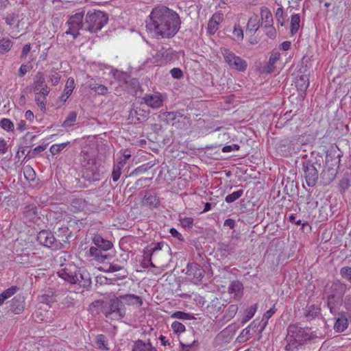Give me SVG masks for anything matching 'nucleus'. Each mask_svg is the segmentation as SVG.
<instances>
[{
    "instance_id": "nucleus-1",
    "label": "nucleus",
    "mask_w": 351,
    "mask_h": 351,
    "mask_svg": "<svg viewBox=\"0 0 351 351\" xmlns=\"http://www.w3.org/2000/svg\"><path fill=\"white\" fill-rule=\"evenodd\" d=\"M149 17L146 28L154 36L172 38L180 28L181 20L178 14L165 5L154 8Z\"/></svg>"
},
{
    "instance_id": "nucleus-2",
    "label": "nucleus",
    "mask_w": 351,
    "mask_h": 351,
    "mask_svg": "<svg viewBox=\"0 0 351 351\" xmlns=\"http://www.w3.org/2000/svg\"><path fill=\"white\" fill-rule=\"evenodd\" d=\"M58 275L71 285H77L76 293H84L92 284L89 274L82 271L74 264H66L58 271Z\"/></svg>"
},
{
    "instance_id": "nucleus-3",
    "label": "nucleus",
    "mask_w": 351,
    "mask_h": 351,
    "mask_svg": "<svg viewBox=\"0 0 351 351\" xmlns=\"http://www.w3.org/2000/svg\"><path fill=\"white\" fill-rule=\"evenodd\" d=\"M95 303H102L101 312L105 317L111 320H119L126 314V308L121 304L118 297L107 300L105 302L97 300Z\"/></svg>"
},
{
    "instance_id": "nucleus-4",
    "label": "nucleus",
    "mask_w": 351,
    "mask_h": 351,
    "mask_svg": "<svg viewBox=\"0 0 351 351\" xmlns=\"http://www.w3.org/2000/svg\"><path fill=\"white\" fill-rule=\"evenodd\" d=\"M108 15L99 10H93L87 12L85 16V30L96 32L107 23Z\"/></svg>"
},
{
    "instance_id": "nucleus-5",
    "label": "nucleus",
    "mask_w": 351,
    "mask_h": 351,
    "mask_svg": "<svg viewBox=\"0 0 351 351\" xmlns=\"http://www.w3.org/2000/svg\"><path fill=\"white\" fill-rule=\"evenodd\" d=\"M287 332L302 346L304 345L307 341L317 337L311 328H302L297 324L289 325L287 328Z\"/></svg>"
},
{
    "instance_id": "nucleus-6",
    "label": "nucleus",
    "mask_w": 351,
    "mask_h": 351,
    "mask_svg": "<svg viewBox=\"0 0 351 351\" xmlns=\"http://www.w3.org/2000/svg\"><path fill=\"white\" fill-rule=\"evenodd\" d=\"M220 52L222 54L225 62L228 66L233 69L239 71H244L247 69V62L245 60L239 56H236L229 49L222 47L220 49Z\"/></svg>"
},
{
    "instance_id": "nucleus-7",
    "label": "nucleus",
    "mask_w": 351,
    "mask_h": 351,
    "mask_svg": "<svg viewBox=\"0 0 351 351\" xmlns=\"http://www.w3.org/2000/svg\"><path fill=\"white\" fill-rule=\"evenodd\" d=\"M321 165L313 163L310 160L303 162L302 169L306 183L308 186H314L317 182L319 178V170Z\"/></svg>"
},
{
    "instance_id": "nucleus-8",
    "label": "nucleus",
    "mask_w": 351,
    "mask_h": 351,
    "mask_svg": "<svg viewBox=\"0 0 351 351\" xmlns=\"http://www.w3.org/2000/svg\"><path fill=\"white\" fill-rule=\"evenodd\" d=\"M84 12H77L70 16L67 21L69 29L66 31V34H71L74 38H76L81 29H85V21H84Z\"/></svg>"
},
{
    "instance_id": "nucleus-9",
    "label": "nucleus",
    "mask_w": 351,
    "mask_h": 351,
    "mask_svg": "<svg viewBox=\"0 0 351 351\" xmlns=\"http://www.w3.org/2000/svg\"><path fill=\"white\" fill-rule=\"evenodd\" d=\"M37 241L43 245L56 250L59 245L53 234L49 230H43L40 231L37 235Z\"/></svg>"
},
{
    "instance_id": "nucleus-10",
    "label": "nucleus",
    "mask_w": 351,
    "mask_h": 351,
    "mask_svg": "<svg viewBox=\"0 0 351 351\" xmlns=\"http://www.w3.org/2000/svg\"><path fill=\"white\" fill-rule=\"evenodd\" d=\"M87 165L84 172V177L89 181L99 180L102 173L100 165L93 159L88 160Z\"/></svg>"
},
{
    "instance_id": "nucleus-11",
    "label": "nucleus",
    "mask_w": 351,
    "mask_h": 351,
    "mask_svg": "<svg viewBox=\"0 0 351 351\" xmlns=\"http://www.w3.org/2000/svg\"><path fill=\"white\" fill-rule=\"evenodd\" d=\"M186 274L188 279L192 282L197 284L202 280L204 276V270L198 264L191 263L187 265Z\"/></svg>"
},
{
    "instance_id": "nucleus-12",
    "label": "nucleus",
    "mask_w": 351,
    "mask_h": 351,
    "mask_svg": "<svg viewBox=\"0 0 351 351\" xmlns=\"http://www.w3.org/2000/svg\"><path fill=\"white\" fill-rule=\"evenodd\" d=\"M154 58L156 62H160L161 64H167L174 61L176 58V54L171 48L161 47L157 49Z\"/></svg>"
},
{
    "instance_id": "nucleus-13",
    "label": "nucleus",
    "mask_w": 351,
    "mask_h": 351,
    "mask_svg": "<svg viewBox=\"0 0 351 351\" xmlns=\"http://www.w3.org/2000/svg\"><path fill=\"white\" fill-rule=\"evenodd\" d=\"M143 100L145 104L152 108H159L163 105L164 99L160 93L146 94Z\"/></svg>"
},
{
    "instance_id": "nucleus-14",
    "label": "nucleus",
    "mask_w": 351,
    "mask_h": 351,
    "mask_svg": "<svg viewBox=\"0 0 351 351\" xmlns=\"http://www.w3.org/2000/svg\"><path fill=\"white\" fill-rule=\"evenodd\" d=\"M121 304L135 307H141L143 305V299L141 297L135 294H125L118 296Z\"/></svg>"
},
{
    "instance_id": "nucleus-15",
    "label": "nucleus",
    "mask_w": 351,
    "mask_h": 351,
    "mask_svg": "<svg viewBox=\"0 0 351 351\" xmlns=\"http://www.w3.org/2000/svg\"><path fill=\"white\" fill-rule=\"evenodd\" d=\"M330 290L331 294L328 297H334V300H337V303L342 302V297L346 292V285L340 282H334L331 285Z\"/></svg>"
},
{
    "instance_id": "nucleus-16",
    "label": "nucleus",
    "mask_w": 351,
    "mask_h": 351,
    "mask_svg": "<svg viewBox=\"0 0 351 351\" xmlns=\"http://www.w3.org/2000/svg\"><path fill=\"white\" fill-rule=\"evenodd\" d=\"M223 21V14L215 13L209 19L207 27V32L210 35H214L219 29V25Z\"/></svg>"
},
{
    "instance_id": "nucleus-17",
    "label": "nucleus",
    "mask_w": 351,
    "mask_h": 351,
    "mask_svg": "<svg viewBox=\"0 0 351 351\" xmlns=\"http://www.w3.org/2000/svg\"><path fill=\"white\" fill-rule=\"evenodd\" d=\"M237 243L233 238L228 242H220L218 243V250L220 251L221 255L228 256L233 254L235 251Z\"/></svg>"
},
{
    "instance_id": "nucleus-18",
    "label": "nucleus",
    "mask_w": 351,
    "mask_h": 351,
    "mask_svg": "<svg viewBox=\"0 0 351 351\" xmlns=\"http://www.w3.org/2000/svg\"><path fill=\"white\" fill-rule=\"evenodd\" d=\"M24 218L32 222H36L39 219L38 213V208L35 204L26 205L23 208Z\"/></svg>"
},
{
    "instance_id": "nucleus-19",
    "label": "nucleus",
    "mask_w": 351,
    "mask_h": 351,
    "mask_svg": "<svg viewBox=\"0 0 351 351\" xmlns=\"http://www.w3.org/2000/svg\"><path fill=\"white\" fill-rule=\"evenodd\" d=\"M261 19L262 21L261 24L264 25L265 28L271 27L274 24L272 14L267 7H262L261 8Z\"/></svg>"
},
{
    "instance_id": "nucleus-20",
    "label": "nucleus",
    "mask_w": 351,
    "mask_h": 351,
    "mask_svg": "<svg viewBox=\"0 0 351 351\" xmlns=\"http://www.w3.org/2000/svg\"><path fill=\"white\" fill-rule=\"evenodd\" d=\"M93 241L96 245L95 247L101 249L104 252L111 249L113 246L111 241L104 239L100 234H95L93 238Z\"/></svg>"
},
{
    "instance_id": "nucleus-21",
    "label": "nucleus",
    "mask_w": 351,
    "mask_h": 351,
    "mask_svg": "<svg viewBox=\"0 0 351 351\" xmlns=\"http://www.w3.org/2000/svg\"><path fill=\"white\" fill-rule=\"evenodd\" d=\"M132 351H157L149 341L145 342L142 340L134 341Z\"/></svg>"
},
{
    "instance_id": "nucleus-22",
    "label": "nucleus",
    "mask_w": 351,
    "mask_h": 351,
    "mask_svg": "<svg viewBox=\"0 0 351 351\" xmlns=\"http://www.w3.org/2000/svg\"><path fill=\"white\" fill-rule=\"evenodd\" d=\"M261 25L260 19L257 14H253L250 17L247 23L246 31L252 34H255Z\"/></svg>"
},
{
    "instance_id": "nucleus-23",
    "label": "nucleus",
    "mask_w": 351,
    "mask_h": 351,
    "mask_svg": "<svg viewBox=\"0 0 351 351\" xmlns=\"http://www.w3.org/2000/svg\"><path fill=\"white\" fill-rule=\"evenodd\" d=\"M74 88H75L74 80L72 77H69L67 80L63 93L60 96V99L62 101L65 102L66 101V99L69 97V96L71 95Z\"/></svg>"
},
{
    "instance_id": "nucleus-24",
    "label": "nucleus",
    "mask_w": 351,
    "mask_h": 351,
    "mask_svg": "<svg viewBox=\"0 0 351 351\" xmlns=\"http://www.w3.org/2000/svg\"><path fill=\"white\" fill-rule=\"evenodd\" d=\"M103 250L95 247H90L89 250L90 256L98 262L103 263L108 258V255L104 253Z\"/></svg>"
},
{
    "instance_id": "nucleus-25",
    "label": "nucleus",
    "mask_w": 351,
    "mask_h": 351,
    "mask_svg": "<svg viewBox=\"0 0 351 351\" xmlns=\"http://www.w3.org/2000/svg\"><path fill=\"white\" fill-rule=\"evenodd\" d=\"M285 341L286 342L285 347V351H298V348L302 346V345L296 341L294 338L291 337L288 332L285 339Z\"/></svg>"
},
{
    "instance_id": "nucleus-26",
    "label": "nucleus",
    "mask_w": 351,
    "mask_h": 351,
    "mask_svg": "<svg viewBox=\"0 0 351 351\" xmlns=\"http://www.w3.org/2000/svg\"><path fill=\"white\" fill-rule=\"evenodd\" d=\"M40 302L51 304L54 301V291L53 289L49 288L44 291V293L39 296Z\"/></svg>"
},
{
    "instance_id": "nucleus-27",
    "label": "nucleus",
    "mask_w": 351,
    "mask_h": 351,
    "mask_svg": "<svg viewBox=\"0 0 351 351\" xmlns=\"http://www.w3.org/2000/svg\"><path fill=\"white\" fill-rule=\"evenodd\" d=\"M348 326V321L346 317L341 315L337 318L334 324V330L337 332H343Z\"/></svg>"
},
{
    "instance_id": "nucleus-28",
    "label": "nucleus",
    "mask_w": 351,
    "mask_h": 351,
    "mask_svg": "<svg viewBox=\"0 0 351 351\" xmlns=\"http://www.w3.org/2000/svg\"><path fill=\"white\" fill-rule=\"evenodd\" d=\"M159 199L156 195L149 194L147 193L143 199V205L148 207H157L159 205Z\"/></svg>"
},
{
    "instance_id": "nucleus-29",
    "label": "nucleus",
    "mask_w": 351,
    "mask_h": 351,
    "mask_svg": "<svg viewBox=\"0 0 351 351\" xmlns=\"http://www.w3.org/2000/svg\"><path fill=\"white\" fill-rule=\"evenodd\" d=\"M45 85V77L43 72L36 73L33 82L34 92H37L38 89Z\"/></svg>"
},
{
    "instance_id": "nucleus-30",
    "label": "nucleus",
    "mask_w": 351,
    "mask_h": 351,
    "mask_svg": "<svg viewBox=\"0 0 351 351\" xmlns=\"http://www.w3.org/2000/svg\"><path fill=\"white\" fill-rule=\"evenodd\" d=\"M125 165V160H121L115 163L113 166L112 172V178L114 182H117L121 174V169Z\"/></svg>"
},
{
    "instance_id": "nucleus-31",
    "label": "nucleus",
    "mask_w": 351,
    "mask_h": 351,
    "mask_svg": "<svg viewBox=\"0 0 351 351\" xmlns=\"http://www.w3.org/2000/svg\"><path fill=\"white\" fill-rule=\"evenodd\" d=\"M10 309L16 314H18L23 311V302L21 300V298L20 296H16L12 300Z\"/></svg>"
},
{
    "instance_id": "nucleus-32",
    "label": "nucleus",
    "mask_w": 351,
    "mask_h": 351,
    "mask_svg": "<svg viewBox=\"0 0 351 351\" xmlns=\"http://www.w3.org/2000/svg\"><path fill=\"white\" fill-rule=\"evenodd\" d=\"M19 287L16 286H12L10 288L5 289L0 294V306H1L5 300L12 297L18 291Z\"/></svg>"
},
{
    "instance_id": "nucleus-33",
    "label": "nucleus",
    "mask_w": 351,
    "mask_h": 351,
    "mask_svg": "<svg viewBox=\"0 0 351 351\" xmlns=\"http://www.w3.org/2000/svg\"><path fill=\"white\" fill-rule=\"evenodd\" d=\"M242 290L243 284L238 280L232 281L228 287V292L234 293L235 297H239L242 293Z\"/></svg>"
},
{
    "instance_id": "nucleus-34",
    "label": "nucleus",
    "mask_w": 351,
    "mask_h": 351,
    "mask_svg": "<svg viewBox=\"0 0 351 351\" xmlns=\"http://www.w3.org/2000/svg\"><path fill=\"white\" fill-rule=\"evenodd\" d=\"M280 57V53L278 51H273L271 53V55H270V57L269 59L268 65H267V71L269 73H271L274 71V68H275L274 64L279 60Z\"/></svg>"
},
{
    "instance_id": "nucleus-35",
    "label": "nucleus",
    "mask_w": 351,
    "mask_h": 351,
    "mask_svg": "<svg viewBox=\"0 0 351 351\" xmlns=\"http://www.w3.org/2000/svg\"><path fill=\"white\" fill-rule=\"evenodd\" d=\"M300 16L298 14L291 16L290 32L291 35L295 34L300 27Z\"/></svg>"
},
{
    "instance_id": "nucleus-36",
    "label": "nucleus",
    "mask_w": 351,
    "mask_h": 351,
    "mask_svg": "<svg viewBox=\"0 0 351 351\" xmlns=\"http://www.w3.org/2000/svg\"><path fill=\"white\" fill-rule=\"evenodd\" d=\"M95 343L99 350L105 351L109 350L107 339L104 335L100 334L97 335L95 337Z\"/></svg>"
},
{
    "instance_id": "nucleus-37",
    "label": "nucleus",
    "mask_w": 351,
    "mask_h": 351,
    "mask_svg": "<svg viewBox=\"0 0 351 351\" xmlns=\"http://www.w3.org/2000/svg\"><path fill=\"white\" fill-rule=\"evenodd\" d=\"M144 255H143V259L141 262V266L143 268H148L149 267H156L155 265L152 261V254L151 252H147V249H145L143 250Z\"/></svg>"
},
{
    "instance_id": "nucleus-38",
    "label": "nucleus",
    "mask_w": 351,
    "mask_h": 351,
    "mask_svg": "<svg viewBox=\"0 0 351 351\" xmlns=\"http://www.w3.org/2000/svg\"><path fill=\"white\" fill-rule=\"evenodd\" d=\"M277 309L275 306V304L268 311H267L263 315L261 322L263 323V326L261 328V331H263L266 326L268 324V321L269 318L272 317V315L276 312Z\"/></svg>"
},
{
    "instance_id": "nucleus-39",
    "label": "nucleus",
    "mask_w": 351,
    "mask_h": 351,
    "mask_svg": "<svg viewBox=\"0 0 351 351\" xmlns=\"http://www.w3.org/2000/svg\"><path fill=\"white\" fill-rule=\"evenodd\" d=\"M341 304V302L337 303V300H334V297H328L327 306L332 314L335 315L337 313Z\"/></svg>"
},
{
    "instance_id": "nucleus-40",
    "label": "nucleus",
    "mask_w": 351,
    "mask_h": 351,
    "mask_svg": "<svg viewBox=\"0 0 351 351\" xmlns=\"http://www.w3.org/2000/svg\"><path fill=\"white\" fill-rule=\"evenodd\" d=\"M320 312V308L315 305H311L305 313V316L308 319H313L315 318Z\"/></svg>"
},
{
    "instance_id": "nucleus-41",
    "label": "nucleus",
    "mask_w": 351,
    "mask_h": 351,
    "mask_svg": "<svg viewBox=\"0 0 351 351\" xmlns=\"http://www.w3.org/2000/svg\"><path fill=\"white\" fill-rule=\"evenodd\" d=\"M112 73H113V76L116 80H117L120 83L128 84V80L130 76L128 75L127 73L116 70V71H114L112 72Z\"/></svg>"
},
{
    "instance_id": "nucleus-42",
    "label": "nucleus",
    "mask_w": 351,
    "mask_h": 351,
    "mask_svg": "<svg viewBox=\"0 0 351 351\" xmlns=\"http://www.w3.org/2000/svg\"><path fill=\"white\" fill-rule=\"evenodd\" d=\"M172 318L182 319V320H191L195 319L194 316L190 313H185L183 311H176L171 316Z\"/></svg>"
},
{
    "instance_id": "nucleus-43",
    "label": "nucleus",
    "mask_w": 351,
    "mask_h": 351,
    "mask_svg": "<svg viewBox=\"0 0 351 351\" xmlns=\"http://www.w3.org/2000/svg\"><path fill=\"white\" fill-rule=\"evenodd\" d=\"M232 34L235 41L241 42L243 40V31L240 25H234Z\"/></svg>"
},
{
    "instance_id": "nucleus-44",
    "label": "nucleus",
    "mask_w": 351,
    "mask_h": 351,
    "mask_svg": "<svg viewBox=\"0 0 351 351\" xmlns=\"http://www.w3.org/2000/svg\"><path fill=\"white\" fill-rule=\"evenodd\" d=\"M12 42L10 39H1L0 40V53H5L9 51L12 46Z\"/></svg>"
},
{
    "instance_id": "nucleus-45",
    "label": "nucleus",
    "mask_w": 351,
    "mask_h": 351,
    "mask_svg": "<svg viewBox=\"0 0 351 351\" xmlns=\"http://www.w3.org/2000/svg\"><path fill=\"white\" fill-rule=\"evenodd\" d=\"M77 119V113L74 111L71 112L62 123L63 128H69L73 125Z\"/></svg>"
},
{
    "instance_id": "nucleus-46",
    "label": "nucleus",
    "mask_w": 351,
    "mask_h": 351,
    "mask_svg": "<svg viewBox=\"0 0 351 351\" xmlns=\"http://www.w3.org/2000/svg\"><path fill=\"white\" fill-rule=\"evenodd\" d=\"M243 194V190L240 189L237 191L233 192L231 194L228 195L225 200L227 203H232L239 198H240Z\"/></svg>"
},
{
    "instance_id": "nucleus-47",
    "label": "nucleus",
    "mask_w": 351,
    "mask_h": 351,
    "mask_svg": "<svg viewBox=\"0 0 351 351\" xmlns=\"http://www.w3.org/2000/svg\"><path fill=\"white\" fill-rule=\"evenodd\" d=\"M0 126L8 132H12L14 129V123L9 119L3 118L0 121Z\"/></svg>"
},
{
    "instance_id": "nucleus-48",
    "label": "nucleus",
    "mask_w": 351,
    "mask_h": 351,
    "mask_svg": "<svg viewBox=\"0 0 351 351\" xmlns=\"http://www.w3.org/2000/svg\"><path fill=\"white\" fill-rule=\"evenodd\" d=\"M70 143H63L60 144H55L51 146L50 152L52 155H56L59 154L64 148H65Z\"/></svg>"
},
{
    "instance_id": "nucleus-49",
    "label": "nucleus",
    "mask_w": 351,
    "mask_h": 351,
    "mask_svg": "<svg viewBox=\"0 0 351 351\" xmlns=\"http://www.w3.org/2000/svg\"><path fill=\"white\" fill-rule=\"evenodd\" d=\"M171 328L178 335L184 332L186 330L185 326L178 321H175L171 324Z\"/></svg>"
},
{
    "instance_id": "nucleus-50",
    "label": "nucleus",
    "mask_w": 351,
    "mask_h": 351,
    "mask_svg": "<svg viewBox=\"0 0 351 351\" xmlns=\"http://www.w3.org/2000/svg\"><path fill=\"white\" fill-rule=\"evenodd\" d=\"M23 174L25 178L28 180H34L35 178V171L30 166L23 167Z\"/></svg>"
},
{
    "instance_id": "nucleus-51",
    "label": "nucleus",
    "mask_w": 351,
    "mask_h": 351,
    "mask_svg": "<svg viewBox=\"0 0 351 351\" xmlns=\"http://www.w3.org/2000/svg\"><path fill=\"white\" fill-rule=\"evenodd\" d=\"M49 79L53 86H56L61 79V75L56 71L53 70L49 75Z\"/></svg>"
},
{
    "instance_id": "nucleus-52",
    "label": "nucleus",
    "mask_w": 351,
    "mask_h": 351,
    "mask_svg": "<svg viewBox=\"0 0 351 351\" xmlns=\"http://www.w3.org/2000/svg\"><path fill=\"white\" fill-rule=\"evenodd\" d=\"M181 226L184 228L191 229L193 226V219L192 217H182L180 219Z\"/></svg>"
},
{
    "instance_id": "nucleus-53",
    "label": "nucleus",
    "mask_w": 351,
    "mask_h": 351,
    "mask_svg": "<svg viewBox=\"0 0 351 351\" xmlns=\"http://www.w3.org/2000/svg\"><path fill=\"white\" fill-rule=\"evenodd\" d=\"M275 16H276L278 23H279L281 26H283L284 25V11H283V8L282 6H280V8H278L276 10Z\"/></svg>"
},
{
    "instance_id": "nucleus-54",
    "label": "nucleus",
    "mask_w": 351,
    "mask_h": 351,
    "mask_svg": "<svg viewBox=\"0 0 351 351\" xmlns=\"http://www.w3.org/2000/svg\"><path fill=\"white\" fill-rule=\"evenodd\" d=\"M340 274L343 278L348 280L349 282H351V267H342L340 270Z\"/></svg>"
},
{
    "instance_id": "nucleus-55",
    "label": "nucleus",
    "mask_w": 351,
    "mask_h": 351,
    "mask_svg": "<svg viewBox=\"0 0 351 351\" xmlns=\"http://www.w3.org/2000/svg\"><path fill=\"white\" fill-rule=\"evenodd\" d=\"M32 69V65L27 64H22L19 69V76L21 77H23Z\"/></svg>"
},
{
    "instance_id": "nucleus-56",
    "label": "nucleus",
    "mask_w": 351,
    "mask_h": 351,
    "mask_svg": "<svg viewBox=\"0 0 351 351\" xmlns=\"http://www.w3.org/2000/svg\"><path fill=\"white\" fill-rule=\"evenodd\" d=\"M256 304L251 306L250 308H247L244 322H247L253 317L256 311Z\"/></svg>"
},
{
    "instance_id": "nucleus-57",
    "label": "nucleus",
    "mask_w": 351,
    "mask_h": 351,
    "mask_svg": "<svg viewBox=\"0 0 351 351\" xmlns=\"http://www.w3.org/2000/svg\"><path fill=\"white\" fill-rule=\"evenodd\" d=\"M35 101L41 110L45 108L47 99L45 97H40L39 95H36Z\"/></svg>"
},
{
    "instance_id": "nucleus-58",
    "label": "nucleus",
    "mask_w": 351,
    "mask_h": 351,
    "mask_svg": "<svg viewBox=\"0 0 351 351\" xmlns=\"http://www.w3.org/2000/svg\"><path fill=\"white\" fill-rule=\"evenodd\" d=\"M170 73L174 79L180 80L183 77V72L179 68H173L171 69Z\"/></svg>"
},
{
    "instance_id": "nucleus-59",
    "label": "nucleus",
    "mask_w": 351,
    "mask_h": 351,
    "mask_svg": "<svg viewBox=\"0 0 351 351\" xmlns=\"http://www.w3.org/2000/svg\"><path fill=\"white\" fill-rule=\"evenodd\" d=\"M339 185L341 190L346 191L350 186V180L348 178H343L339 181Z\"/></svg>"
},
{
    "instance_id": "nucleus-60",
    "label": "nucleus",
    "mask_w": 351,
    "mask_h": 351,
    "mask_svg": "<svg viewBox=\"0 0 351 351\" xmlns=\"http://www.w3.org/2000/svg\"><path fill=\"white\" fill-rule=\"evenodd\" d=\"M62 303L66 307H72L75 304V301L72 297L68 295L63 299Z\"/></svg>"
},
{
    "instance_id": "nucleus-61",
    "label": "nucleus",
    "mask_w": 351,
    "mask_h": 351,
    "mask_svg": "<svg viewBox=\"0 0 351 351\" xmlns=\"http://www.w3.org/2000/svg\"><path fill=\"white\" fill-rule=\"evenodd\" d=\"M85 206V201L83 199H75L72 202V206L80 209H83Z\"/></svg>"
},
{
    "instance_id": "nucleus-62",
    "label": "nucleus",
    "mask_w": 351,
    "mask_h": 351,
    "mask_svg": "<svg viewBox=\"0 0 351 351\" xmlns=\"http://www.w3.org/2000/svg\"><path fill=\"white\" fill-rule=\"evenodd\" d=\"M49 87L45 84L44 86L40 88L37 92H34L36 95H43V97H46V96L48 95L49 93Z\"/></svg>"
},
{
    "instance_id": "nucleus-63",
    "label": "nucleus",
    "mask_w": 351,
    "mask_h": 351,
    "mask_svg": "<svg viewBox=\"0 0 351 351\" xmlns=\"http://www.w3.org/2000/svg\"><path fill=\"white\" fill-rule=\"evenodd\" d=\"M240 148L239 145L237 144H233L231 145H226L222 148L223 152H230L232 151L239 150Z\"/></svg>"
},
{
    "instance_id": "nucleus-64",
    "label": "nucleus",
    "mask_w": 351,
    "mask_h": 351,
    "mask_svg": "<svg viewBox=\"0 0 351 351\" xmlns=\"http://www.w3.org/2000/svg\"><path fill=\"white\" fill-rule=\"evenodd\" d=\"M238 311V306L234 304H232L229 306L227 309V314L229 317H232L235 315L236 313Z\"/></svg>"
}]
</instances>
